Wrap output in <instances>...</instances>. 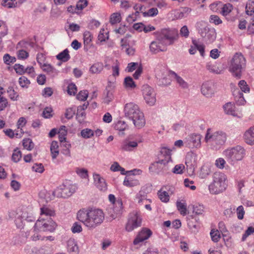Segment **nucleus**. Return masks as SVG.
<instances>
[{
	"mask_svg": "<svg viewBox=\"0 0 254 254\" xmlns=\"http://www.w3.org/2000/svg\"><path fill=\"white\" fill-rule=\"evenodd\" d=\"M77 218L89 229H93L102 223L105 215L100 209H83L77 213Z\"/></svg>",
	"mask_w": 254,
	"mask_h": 254,
	"instance_id": "1",
	"label": "nucleus"
},
{
	"mask_svg": "<svg viewBox=\"0 0 254 254\" xmlns=\"http://www.w3.org/2000/svg\"><path fill=\"white\" fill-rule=\"evenodd\" d=\"M125 117L131 120L134 126L137 128L143 127L145 124L144 115L138 106L130 102L125 105L124 107Z\"/></svg>",
	"mask_w": 254,
	"mask_h": 254,
	"instance_id": "2",
	"label": "nucleus"
},
{
	"mask_svg": "<svg viewBox=\"0 0 254 254\" xmlns=\"http://www.w3.org/2000/svg\"><path fill=\"white\" fill-rule=\"evenodd\" d=\"M76 189L75 185L71 183L70 181H66L52 192V195H50V192H47L45 199L46 202H48L53 199L55 196L67 198L74 193Z\"/></svg>",
	"mask_w": 254,
	"mask_h": 254,
	"instance_id": "3",
	"label": "nucleus"
},
{
	"mask_svg": "<svg viewBox=\"0 0 254 254\" xmlns=\"http://www.w3.org/2000/svg\"><path fill=\"white\" fill-rule=\"evenodd\" d=\"M213 181L208 189L211 194H219L223 192L227 187L226 175L220 172L214 173L212 176Z\"/></svg>",
	"mask_w": 254,
	"mask_h": 254,
	"instance_id": "4",
	"label": "nucleus"
},
{
	"mask_svg": "<svg viewBox=\"0 0 254 254\" xmlns=\"http://www.w3.org/2000/svg\"><path fill=\"white\" fill-rule=\"evenodd\" d=\"M245 65L246 60L244 56L241 53H236L231 61L229 71L235 77L240 79Z\"/></svg>",
	"mask_w": 254,
	"mask_h": 254,
	"instance_id": "5",
	"label": "nucleus"
},
{
	"mask_svg": "<svg viewBox=\"0 0 254 254\" xmlns=\"http://www.w3.org/2000/svg\"><path fill=\"white\" fill-rule=\"evenodd\" d=\"M158 40L166 45H172L178 38V32L176 29L164 28L157 33Z\"/></svg>",
	"mask_w": 254,
	"mask_h": 254,
	"instance_id": "6",
	"label": "nucleus"
},
{
	"mask_svg": "<svg viewBox=\"0 0 254 254\" xmlns=\"http://www.w3.org/2000/svg\"><path fill=\"white\" fill-rule=\"evenodd\" d=\"M239 88H234L233 91V95L234 97L236 103L239 105H243L246 102L243 96V92L249 93L250 88L244 80H240L238 83Z\"/></svg>",
	"mask_w": 254,
	"mask_h": 254,
	"instance_id": "7",
	"label": "nucleus"
},
{
	"mask_svg": "<svg viewBox=\"0 0 254 254\" xmlns=\"http://www.w3.org/2000/svg\"><path fill=\"white\" fill-rule=\"evenodd\" d=\"M171 150L166 147H162L161 148L160 153L158 154V160L151 164L149 167V170L152 168L158 167L159 164L163 165L164 170L167 171L168 167L166 168V165L172 163L171 159Z\"/></svg>",
	"mask_w": 254,
	"mask_h": 254,
	"instance_id": "8",
	"label": "nucleus"
},
{
	"mask_svg": "<svg viewBox=\"0 0 254 254\" xmlns=\"http://www.w3.org/2000/svg\"><path fill=\"white\" fill-rule=\"evenodd\" d=\"M227 139V135L222 131H216L212 132L210 128L207 130L205 136L206 142H212L218 145L223 144Z\"/></svg>",
	"mask_w": 254,
	"mask_h": 254,
	"instance_id": "9",
	"label": "nucleus"
},
{
	"mask_svg": "<svg viewBox=\"0 0 254 254\" xmlns=\"http://www.w3.org/2000/svg\"><path fill=\"white\" fill-rule=\"evenodd\" d=\"M245 154V149L241 146H237L224 151V155L226 158L231 161L241 160L244 158Z\"/></svg>",
	"mask_w": 254,
	"mask_h": 254,
	"instance_id": "10",
	"label": "nucleus"
},
{
	"mask_svg": "<svg viewBox=\"0 0 254 254\" xmlns=\"http://www.w3.org/2000/svg\"><path fill=\"white\" fill-rule=\"evenodd\" d=\"M142 223V218L137 212L130 214L127 222L126 225V230L131 232L134 229L140 227Z\"/></svg>",
	"mask_w": 254,
	"mask_h": 254,
	"instance_id": "11",
	"label": "nucleus"
},
{
	"mask_svg": "<svg viewBox=\"0 0 254 254\" xmlns=\"http://www.w3.org/2000/svg\"><path fill=\"white\" fill-rule=\"evenodd\" d=\"M142 91L145 102L149 106H153L156 101V93L153 88L148 85H144L142 86Z\"/></svg>",
	"mask_w": 254,
	"mask_h": 254,
	"instance_id": "12",
	"label": "nucleus"
},
{
	"mask_svg": "<svg viewBox=\"0 0 254 254\" xmlns=\"http://www.w3.org/2000/svg\"><path fill=\"white\" fill-rule=\"evenodd\" d=\"M35 227L41 231L53 232L56 228V224L51 218L45 219V221L39 219L36 222Z\"/></svg>",
	"mask_w": 254,
	"mask_h": 254,
	"instance_id": "13",
	"label": "nucleus"
},
{
	"mask_svg": "<svg viewBox=\"0 0 254 254\" xmlns=\"http://www.w3.org/2000/svg\"><path fill=\"white\" fill-rule=\"evenodd\" d=\"M199 33L204 40L209 43L213 42L216 39V33L214 28L205 26L199 31Z\"/></svg>",
	"mask_w": 254,
	"mask_h": 254,
	"instance_id": "14",
	"label": "nucleus"
},
{
	"mask_svg": "<svg viewBox=\"0 0 254 254\" xmlns=\"http://www.w3.org/2000/svg\"><path fill=\"white\" fill-rule=\"evenodd\" d=\"M201 136L199 134H191L184 140L186 146L189 147H199L200 146Z\"/></svg>",
	"mask_w": 254,
	"mask_h": 254,
	"instance_id": "15",
	"label": "nucleus"
},
{
	"mask_svg": "<svg viewBox=\"0 0 254 254\" xmlns=\"http://www.w3.org/2000/svg\"><path fill=\"white\" fill-rule=\"evenodd\" d=\"M123 212V202L121 199L117 200L113 207L109 210V214L113 219L120 217Z\"/></svg>",
	"mask_w": 254,
	"mask_h": 254,
	"instance_id": "16",
	"label": "nucleus"
},
{
	"mask_svg": "<svg viewBox=\"0 0 254 254\" xmlns=\"http://www.w3.org/2000/svg\"><path fill=\"white\" fill-rule=\"evenodd\" d=\"M152 234L151 231L147 228H143L133 241V244L136 245L148 239Z\"/></svg>",
	"mask_w": 254,
	"mask_h": 254,
	"instance_id": "17",
	"label": "nucleus"
},
{
	"mask_svg": "<svg viewBox=\"0 0 254 254\" xmlns=\"http://www.w3.org/2000/svg\"><path fill=\"white\" fill-rule=\"evenodd\" d=\"M167 46L164 42H161L158 39V36H156V39L154 41H152L150 45V51L156 54L159 52L166 51L167 49L165 46Z\"/></svg>",
	"mask_w": 254,
	"mask_h": 254,
	"instance_id": "18",
	"label": "nucleus"
},
{
	"mask_svg": "<svg viewBox=\"0 0 254 254\" xmlns=\"http://www.w3.org/2000/svg\"><path fill=\"white\" fill-rule=\"evenodd\" d=\"M94 183L96 187L102 191H105L107 189V185L105 179L99 174L94 173L93 174Z\"/></svg>",
	"mask_w": 254,
	"mask_h": 254,
	"instance_id": "19",
	"label": "nucleus"
},
{
	"mask_svg": "<svg viewBox=\"0 0 254 254\" xmlns=\"http://www.w3.org/2000/svg\"><path fill=\"white\" fill-rule=\"evenodd\" d=\"M40 210L41 213L39 219L43 220V221H45V219L51 218V217L54 216L55 215V211L47 206L41 207Z\"/></svg>",
	"mask_w": 254,
	"mask_h": 254,
	"instance_id": "20",
	"label": "nucleus"
},
{
	"mask_svg": "<svg viewBox=\"0 0 254 254\" xmlns=\"http://www.w3.org/2000/svg\"><path fill=\"white\" fill-rule=\"evenodd\" d=\"M244 138L247 144L250 145L254 144V125L245 131Z\"/></svg>",
	"mask_w": 254,
	"mask_h": 254,
	"instance_id": "21",
	"label": "nucleus"
},
{
	"mask_svg": "<svg viewBox=\"0 0 254 254\" xmlns=\"http://www.w3.org/2000/svg\"><path fill=\"white\" fill-rule=\"evenodd\" d=\"M41 68L51 77H55L59 73L58 70L50 64H43Z\"/></svg>",
	"mask_w": 254,
	"mask_h": 254,
	"instance_id": "22",
	"label": "nucleus"
},
{
	"mask_svg": "<svg viewBox=\"0 0 254 254\" xmlns=\"http://www.w3.org/2000/svg\"><path fill=\"white\" fill-rule=\"evenodd\" d=\"M121 46L122 50L125 52L128 56H132L134 55L135 50L132 47H130L128 42L127 39H122L121 40Z\"/></svg>",
	"mask_w": 254,
	"mask_h": 254,
	"instance_id": "23",
	"label": "nucleus"
},
{
	"mask_svg": "<svg viewBox=\"0 0 254 254\" xmlns=\"http://www.w3.org/2000/svg\"><path fill=\"white\" fill-rule=\"evenodd\" d=\"M202 94L207 97H210L213 94L211 84L206 82L202 84L201 88Z\"/></svg>",
	"mask_w": 254,
	"mask_h": 254,
	"instance_id": "24",
	"label": "nucleus"
},
{
	"mask_svg": "<svg viewBox=\"0 0 254 254\" xmlns=\"http://www.w3.org/2000/svg\"><path fill=\"white\" fill-rule=\"evenodd\" d=\"M134 174L131 175H127L125 179L124 185L127 187H132L136 186L139 184V181L134 179Z\"/></svg>",
	"mask_w": 254,
	"mask_h": 254,
	"instance_id": "25",
	"label": "nucleus"
},
{
	"mask_svg": "<svg viewBox=\"0 0 254 254\" xmlns=\"http://www.w3.org/2000/svg\"><path fill=\"white\" fill-rule=\"evenodd\" d=\"M67 250L70 254H78V248L74 239H69L67 243Z\"/></svg>",
	"mask_w": 254,
	"mask_h": 254,
	"instance_id": "26",
	"label": "nucleus"
},
{
	"mask_svg": "<svg viewBox=\"0 0 254 254\" xmlns=\"http://www.w3.org/2000/svg\"><path fill=\"white\" fill-rule=\"evenodd\" d=\"M104 69L102 63L97 62L93 64L89 68V72L92 74H99Z\"/></svg>",
	"mask_w": 254,
	"mask_h": 254,
	"instance_id": "27",
	"label": "nucleus"
},
{
	"mask_svg": "<svg viewBox=\"0 0 254 254\" xmlns=\"http://www.w3.org/2000/svg\"><path fill=\"white\" fill-rule=\"evenodd\" d=\"M170 74L174 80H176L177 83L183 88H187L188 87V84L186 82L181 76L178 75L174 71H170Z\"/></svg>",
	"mask_w": 254,
	"mask_h": 254,
	"instance_id": "28",
	"label": "nucleus"
},
{
	"mask_svg": "<svg viewBox=\"0 0 254 254\" xmlns=\"http://www.w3.org/2000/svg\"><path fill=\"white\" fill-rule=\"evenodd\" d=\"M138 146V143L134 141H129L125 142L122 145L121 148L122 150L126 151H131L134 148H136Z\"/></svg>",
	"mask_w": 254,
	"mask_h": 254,
	"instance_id": "29",
	"label": "nucleus"
},
{
	"mask_svg": "<svg viewBox=\"0 0 254 254\" xmlns=\"http://www.w3.org/2000/svg\"><path fill=\"white\" fill-rule=\"evenodd\" d=\"M176 206L178 210L179 211L180 214L183 216H185L187 215L188 212L187 210V204L186 203L185 201L182 200H177L176 202Z\"/></svg>",
	"mask_w": 254,
	"mask_h": 254,
	"instance_id": "30",
	"label": "nucleus"
},
{
	"mask_svg": "<svg viewBox=\"0 0 254 254\" xmlns=\"http://www.w3.org/2000/svg\"><path fill=\"white\" fill-rule=\"evenodd\" d=\"M225 113L228 115H231L233 116H236L235 112V107L234 104L229 102L225 104L223 106Z\"/></svg>",
	"mask_w": 254,
	"mask_h": 254,
	"instance_id": "31",
	"label": "nucleus"
},
{
	"mask_svg": "<svg viewBox=\"0 0 254 254\" xmlns=\"http://www.w3.org/2000/svg\"><path fill=\"white\" fill-rule=\"evenodd\" d=\"M50 151L52 159H55L59 154L58 142L56 141H53L52 142L50 147Z\"/></svg>",
	"mask_w": 254,
	"mask_h": 254,
	"instance_id": "32",
	"label": "nucleus"
},
{
	"mask_svg": "<svg viewBox=\"0 0 254 254\" xmlns=\"http://www.w3.org/2000/svg\"><path fill=\"white\" fill-rule=\"evenodd\" d=\"M56 58L58 60L63 62H67L70 58L68 49H65L63 52L60 53L57 55Z\"/></svg>",
	"mask_w": 254,
	"mask_h": 254,
	"instance_id": "33",
	"label": "nucleus"
},
{
	"mask_svg": "<svg viewBox=\"0 0 254 254\" xmlns=\"http://www.w3.org/2000/svg\"><path fill=\"white\" fill-rule=\"evenodd\" d=\"M105 95V96L103 99V102L108 104L112 101L114 98L113 92L111 87L106 88Z\"/></svg>",
	"mask_w": 254,
	"mask_h": 254,
	"instance_id": "34",
	"label": "nucleus"
},
{
	"mask_svg": "<svg viewBox=\"0 0 254 254\" xmlns=\"http://www.w3.org/2000/svg\"><path fill=\"white\" fill-rule=\"evenodd\" d=\"M191 9L188 7L181 8L176 13V16L178 18H183L186 17L190 12Z\"/></svg>",
	"mask_w": 254,
	"mask_h": 254,
	"instance_id": "35",
	"label": "nucleus"
},
{
	"mask_svg": "<svg viewBox=\"0 0 254 254\" xmlns=\"http://www.w3.org/2000/svg\"><path fill=\"white\" fill-rule=\"evenodd\" d=\"M206 67L208 70L212 73L221 74L222 72V70H221L216 64L208 63L207 64Z\"/></svg>",
	"mask_w": 254,
	"mask_h": 254,
	"instance_id": "36",
	"label": "nucleus"
},
{
	"mask_svg": "<svg viewBox=\"0 0 254 254\" xmlns=\"http://www.w3.org/2000/svg\"><path fill=\"white\" fill-rule=\"evenodd\" d=\"M61 146L63 148L61 150L62 153L67 157H70V144L67 141H64L62 144Z\"/></svg>",
	"mask_w": 254,
	"mask_h": 254,
	"instance_id": "37",
	"label": "nucleus"
},
{
	"mask_svg": "<svg viewBox=\"0 0 254 254\" xmlns=\"http://www.w3.org/2000/svg\"><path fill=\"white\" fill-rule=\"evenodd\" d=\"M8 96L12 101H17L19 97L18 93L15 91L12 87H8L7 90Z\"/></svg>",
	"mask_w": 254,
	"mask_h": 254,
	"instance_id": "38",
	"label": "nucleus"
},
{
	"mask_svg": "<svg viewBox=\"0 0 254 254\" xmlns=\"http://www.w3.org/2000/svg\"><path fill=\"white\" fill-rule=\"evenodd\" d=\"M145 189L146 188L144 187L142 188L141 190L136 194V198L138 201V203H140L143 200L146 199L147 192H146Z\"/></svg>",
	"mask_w": 254,
	"mask_h": 254,
	"instance_id": "39",
	"label": "nucleus"
},
{
	"mask_svg": "<svg viewBox=\"0 0 254 254\" xmlns=\"http://www.w3.org/2000/svg\"><path fill=\"white\" fill-rule=\"evenodd\" d=\"M18 83L22 88H27L30 84V81L26 77L22 76L19 77Z\"/></svg>",
	"mask_w": 254,
	"mask_h": 254,
	"instance_id": "40",
	"label": "nucleus"
},
{
	"mask_svg": "<svg viewBox=\"0 0 254 254\" xmlns=\"http://www.w3.org/2000/svg\"><path fill=\"white\" fill-rule=\"evenodd\" d=\"M22 144L24 148L28 150H31L34 146V144L32 140L30 138H25L23 140Z\"/></svg>",
	"mask_w": 254,
	"mask_h": 254,
	"instance_id": "41",
	"label": "nucleus"
},
{
	"mask_svg": "<svg viewBox=\"0 0 254 254\" xmlns=\"http://www.w3.org/2000/svg\"><path fill=\"white\" fill-rule=\"evenodd\" d=\"M158 195L159 198L162 202H167L169 201L170 197L167 191L160 190L158 192Z\"/></svg>",
	"mask_w": 254,
	"mask_h": 254,
	"instance_id": "42",
	"label": "nucleus"
},
{
	"mask_svg": "<svg viewBox=\"0 0 254 254\" xmlns=\"http://www.w3.org/2000/svg\"><path fill=\"white\" fill-rule=\"evenodd\" d=\"M21 157V152L18 148L14 149L11 157L12 160L13 162L17 163L19 161Z\"/></svg>",
	"mask_w": 254,
	"mask_h": 254,
	"instance_id": "43",
	"label": "nucleus"
},
{
	"mask_svg": "<svg viewBox=\"0 0 254 254\" xmlns=\"http://www.w3.org/2000/svg\"><path fill=\"white\" fill-rule=\"evenodd\" d=\"M17 2L15 0H2L1 4L7 8L15 7L17 6Z\"/></svg>",
	"mask_w": 254,
	"mask_h": 254,
	"instance_id": "44",
	"label": "nucleus"
},
{
	"mask_svg": "<svg viewBox=\"0 0 254 254\" xmlns=\"http://www.w3.org/2000/svg\"><path fill=\"white\" fill-rule=\"evenodd\" d=\"M115 128L119 131H124L127 127L126 123L124 121H119L115 124Z\"/></svg>",
	"mask_w": 254,
	"mask_h": 254,
	"instance_id": "45",
	"label": "nucleus"
},
{
	"mask_svg": "<svg viewBox=\"0 0 254 254\" xmlns=\"http://www.w3.org/2000/svg\"><path fill=\"white\" fill-rule=\"evenodd\" d=\"M156 76L157 77V78L159 79V81L161 82L160 84L164 85L170 84V82L169 80H167V79L165 77L164 73H162V75H160V73H158V72L156 71Z\"/></svg>",
	"mask_w": 254,
	"mask_h": 254,
	"instance_id": "46",
	"label": "nucleus"
},
{
	"mask_svg": "<svg viewBox=\"0 0 254 254\" xmlns=\"http://www.w3.org/2000/svg\"><path fill=\"white\" fill-rule=\"evenodd\" d=\"M246 12L248 15H252L254 13V1L249 0L246 6Z\"/></svg>",
	"mask_w": 254,
	"mask_h": 254,
	"instance_id": "47",
	"label": "nucleus"
},
{
	"mask_svg": "<svg viewBox=\"0 0 254 254\" xmlns=\"http://www.w3.org/2000/svg\"><path fill=\"white\" fill-rule=\"evenodd\" d=\"M232 4L226 3L222 8L221 14L224 16H227L232 11Z\"/></svg>",
	"mask_w": 254,
	"mask_h": 254,
	"instance_id": "48",
	"label": "nucleus"
},
{
	"mask_svg": "<svg viewBox=\"0 0 254 254\" xmlns=\"http://www.w3.org/2000/svg\"><path fill=\"white\" fill-rule=\"evenodd\" d=\"M124 83L127 88H134L136 86L132 78L130 76L125 78Z\"/></svg>",
	"mask_w": 254,
	"mask_h": 254,
	"instance_id": "49",
	"label": "nucleus"
},
{
	"mask_svg": "<svg viewBox=\"0 0 254 254\" xmlns=\"http://www.w3.org/2000/svg\"><path fill=\"white\" fill-rule=\"evenodd\" d=\"M210 234L211 237V239L214 242H218L221 238L220 233L217 230H212Z\"/></svg>",
	"mask_w": 254,
	"mask_h": 254,
	"instance_id": "50",
	"label": "nucleus"
},
{
	"mask_svg": "<svg viewBox=\"0 0 254 254\" xmlns=\"http://www.w3.org/2000/svg\"><path fill=\"white\" fill-rule=\"evenodd\" d=\"M211 173V171L207 167L203 166L201 168L200 173L199 177L202 179L206 178Z\"/></svg>",
	"mask_w": 254,
	"mask_h": 254,
	"instance_id": "51",
	"label": "nucleus"
},
{
	"mask_svg": "<svg viewBox=\"0 0 254 254\" xmlns=\"http://www.w3.org/2000/svg\"><path fill=\"white\" fill-rule=\"evenodd\" d=\"M81 135L83 138H88L94 135V131L91 129L85 128L81 130Z\"/></svg>",
	"mask_w": 254,
	"mask_h": 254,
	"instance_id": "52",
	"label": "nucleus"
},
{
	"mask_svg": "<svg viewBox=\"0 0 254 254\" xmlns=\"http://www.w3.org/2000/svg\"><path fill=\"white\" fill-rule=\"evenodd\" d=\"M121 15L118 13H114L110 17V23L115 24L120 22Z\"/></svg>",
	"mask_w": 254,
	"mask_h": 254,
	"instance_id": "53",
	"label": "nucleus"
},
{
	"mask_svg": "<svg viewBox=\"0 0 254 254\" xmlns=\"http://www.w3.org/2000/svg\"><path fill=\"white\" fill-rule=\"evenodd\" d=\"M192 42L193 45L196 48V50L199 51L200 55L203 57L204 55V46L203 44H199L195 40H192Z\"/></svg>",
	"mask_w": 254,
	"mask_h": 254,
	"instance_id": "54",
	"label": "nucleus"
},
{
	"mask_svg": "<svg viewBox=\"0 0 254 254\" xmlns=\"http://www.w3.org/2000/svg\"><path fill=\"white\" fill-rule=\"evenodd\" d=\"M185 168V166L183 164L177 165L173 168L172 172L174 174H182L184 173Z\"/></svg>",
	"mask_w": 254,
	"mask_h": 254,
	"instance_id": "55",
	"label": "nucleus"
},
{
	"mask_svg": "<svg viewBox=\"0 0 254 254\" xmlns=\"http://www.w3.org/2000/svg\"><path fill=\"white\" fill-rule=\"evenodd\" d=\"M3 59L4 63L7 64H10L11 63H14L16 62V58L14 57L10 56L8 54L4 55Z\"/></svg>",
	"mask_w": 254,
	"mask_h": 254,
	"instance_id": "56",
	"label": "nucleus"
},
{
	"mask_svg": "<svg viewBox=\"0 0 254 254\" xmlns=\"http://www.w3.org/2000/svg\"><path fill=\"white\" fill-rule=\"evenodd\" d=\"M108 38V32H105V30L104 29H102L98 35V40L101 42H104Z\"/></svg>",
	"mask_w": 254,
	"mask_h": 254,
	"instance_id": "57",
	"label": "nucleus"
},
{
	"mask_svg": "<svg viewBox=\"0 0 254 254\" xmlns=\"http://www.w3.org/2000/svg\"><path fill=\"white\" fill-rule=\"evenodd\" d=\"M209 22L214 23L215 25H219L222 23L221 19L216 15H211L210 16Z\"/></svg>",
	"mask_w": 254,
	"mask_h": 254,
	"instance_id": "58",
	"label": "nucleus"
},
{
	"mask_svg": "<svg viewBox=\"0 0 254 254\" xmlns=\"http://www.w3.org/2000/svg\"><path fill=\"white\" fill-rule=\"evenodd\" d=\"M204 212V207L202 205H196L193 207V213L196 215H201Z\"/></svg>",
	"mask_w": 254,
	"mask_h": 254,
	"instance_id": "59",
	"label": "nucleus"
},
{
	"mask_svg": "<svg viewBox=\"0 0 254 254\" xmlns=\"http://www.w3.org/2000/svg\"><path fill=\"white\" fill-rule=\"evenodd\" d=\"M88 95V92L87 90H83L80 91L77 95V99L80 101H85Z\"/></svg>",
	"mask_w": 254,
	"mask_h": 254,
	"instance_id": "60",
	"label": "nucleus"
},
{
	"mask_svg": "<svg viewBox=\"0 0 254 254\" xmlns=\"http://www.w3.org/2000/svg\"><path fill=\"white\" fill-rule=\"evenodd\" d=\"M14 69L17 73L22 74L25 73V67L20 64H15L14 65Z\"/></svg>",
	"mask_w": 254,
	"mask_h": 254,
	"instance_id": "61",
	"label": "nucleus"
},
{
	"mask_svg": "<svg viewBox=\"0 0 254 254\" xmlns=\"http://www.w3.org/2000/svg\"><path fill=\"white\" fill-rule=\"evenodd\" d=\"M236 212L238 218L239 220L243 219L245 213L244 207L242 205L238 206L237 208Z\"/></svg>",
	"mask_w": 254,
	"mask_h": 254,
	"instance_id": "62",
	"label": "nucleus"
},
{
	"mask_svg": "<svg viewBox=\"0 0 254 254\" xmlns=\"http://www.w3.org/2000/svg\"><path fill=\"white\" fill-rule=\"evenodd\" d=\"M88 4L87 0H79L76 4V8L78 10H82Z\"/></svg>",
	"mask_w": 254,
	"mask_h": 254,
	"instance_id": "63",
	"label": "nucleus"
},
{
	"mask_svg": "<svg viewBox=\"0 0 254 254\" xmlns=\"http://www.w3.org/2000/svg\"><path fill=\"white\" fill-rule=\"evenodd\" d=\"M254 233V227H249L246 230L245 233L243 234L242 240L243 241H244L246 238L252 234Z\"/></svg>",
	"mask_w": 254,
	"mask_h": 254,
	"instance_id": "64",
	"label": "nucleus"
}]
</instances>
